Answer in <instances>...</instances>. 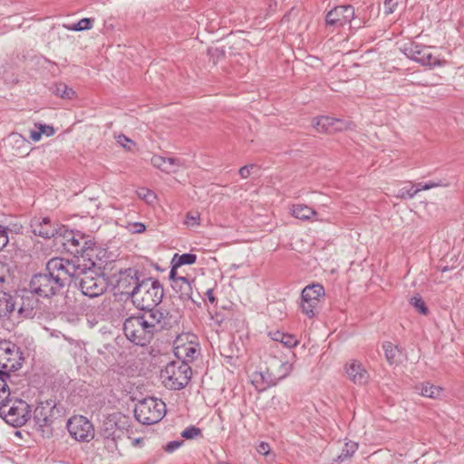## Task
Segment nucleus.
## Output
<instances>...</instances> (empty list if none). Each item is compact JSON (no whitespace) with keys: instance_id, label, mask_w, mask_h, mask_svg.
<instances>
[{"instance_id":"62","label":"nucleus","mask_w":464,"mask_h":464,"mask_svg":"<svg viewBox=\"0 0 464 464\" xmlns=\"http://www.w3.org/2000/svg\"><path fill=\"white\" fill-rule=\"evenodd\" d=\"M219 464H228V463H227V462H221V463H219Z\"/></svg>"},{"instance_id":"15","label":"nucleus","mask_w":464,"mask_h":464,"mask_svg":"<svg viewBox=\"0 0 464 464\" xmlns=\"http://www.w3.org/2000/svg\"><path fill=\"white\" fill-rule=\"evenodd\" d=\"M141 280L138 276V271L133 268H127L119 273L116 288L121 295L132 297L136 285H140Z\"/></svg>"},{"instance_id":"29","label":"nucleus","mask_w":464,"mask_h":464,"mask_svg":"<svg viewBox=\"0 0 464 464\" xmlns=\"http://www.w3.org/2000/svg\"><path fill=\"white\" fill-rule=\"evenodd\" d=\"M420 394L425 397L437 399L442 396L443 390L440 387L431 385L430 383H423L418 388Z\"/></svg>"},{"instance_id":"59","label":"nucleus","mask_w":464,"mask_h":464,"mask_svg":"<svg viewBox=\"0 0 464 464\" xmlns=\"http://www.w3.org/2000/svg\"><path fill=\"white\" fill-rule=\"evenodd\" d=\"M410 45H411V46H410V48H405V53H405V55L407 56V58H415V57L413 56V54H412V55H411V54H410V53H415V52H413V50H412V45H413V44L411 43Z\"/></svg>"},{"instance_id":"17","label":"nucleus","mask_w":464,"mask_h":464,"mask_svg":"<svg viewBox=\"0 0 464 464\" xmlns=\"http://www.w3.org/2000/svg\"><path fill=\"white\" fill-rule=\"evenodd\" d=\"M346 373L349 379L355 384H366L370 375L360 362L353 361L346 365Z\"/></svg>"},{"instance_id":"45","label":"nucleus","mask_w":464,"mask_h":464,"mask_svg":"<svg viewBox=\"0 0 464 464\" xmlns=\"http://www.w3.org/2000/svg\"><path fill=\"white\" fill-rule=\"evenodd\" d=\"M200 434V430L194 426L187 428L181 433V436L185 439H194Z\"/></svg>"},{"instance_id":"4","label":"nucleus","mask_w":464,"mask_h":464,"mask_svg":"<svg viewBox=\"0 0 464 464\" xmlns=\"http://www.w3.org/2000/svg\"><path fill=\"white\" fill-rule=\"evenodd\" d=\"M63 414V408L55 400L41 401L34 411V420L43 437L53 435V424Z\"/></svg>"},{"instance_id":"32","label":"nucleus","mask_w":464,"mask_h":464,"mask_svg":"<svg viewBox=\"0 0 464 464\" xmlns=\"http://www.w3.org/2000/svg\"><path fill=\"white\" fill-rule=\"evenodd\" d=\"M53 92L63 99H72L75 92L64 83H56L52 88Z\"/></svg>"},{"instance_id":"51","label":"nucleus","mask_w":464,"mask_h":464,"mask_svg":"<svg viewBox=\"0 0 464 464\" xmlns=\"http://www.w3.org/2000/svg\"><path fill=\"white\" fill-rule=\"evenodd\" d=\"M417 61L420 62L421 63V65H423V66L433 67V66H436V65L440 66V65L442 64L440 60H433L432 63H431V60H424V59L417 60Z\"/></svg>"},{"instance_id":"13","label":"nucleus","mask_w":464,"mask_h":464,"mask_svg":"<svg viewBox=\"0 0 464 464\" xmlns=\"http://www.w3.org/2000/svg\"><path fill=\"white\" fill-rule=\"evenodd\" d=\"M70 435L78 441H90L94 438L91 421L83 416H73L67 422Z\"/></svg>"},{"instance_id":"11","label":"nucleus","mask_w":464,"mask_h":464,"mask_svg":"<svg viewBox=\"0 0 464 464\" xmlns=\"http://www.w3.org/2000/svg\"><path fill=\"white\" fill-rule=\"evenodd\" d=\"M20 349L13 343L0 342V367L5 372H13L22 366L23 362Z\"/></svg>"},{"instance_id":"10","label":"nucleus","mask_w":464,"mask_h":464,"mask_svg":"<svg viewBox=\"0 0 464 464\" xmlns=\"http://www.w3.org/2000/svg\"><path fill=\"white\" fill-rule=\"evenodd\" d=\"M324 296V289L319 284H312L305 286L301 295V309L308 317L312 318L316 314L318 304Z\"/></svg>"},{"instance_id":"52","label":"nucleus","mask_w":464,"mask_h":464,"mask_svg":"<svg viewBox=\"0 0 464 464\" xmlns=\"http://www.w3.org/2000/svg\"><path fill=\"white\" fill-rule=\"evenodd\" d=\"M440 186V183H435V182H429V183H419L418 184V188H420V190H428V189H430V188H436V187H439Z\"/></svg>"},{"instance_id":"35","label":"nucleus","mask_w":464,"mask_h":464,"mask_svg":"<svg viewBox=\"0 0 464 464\" xmlns=\"http://www.w3.org/2000/svg\"><path fill=\"white\" fill-rule=\"evenodd\" d=\"M137 195L138 197L144 200L147 204H153L156 200V195L155 193L149 189V188H140L137 190Z\"/></svg>"},{"instance_id":"5","label":"nucleus","mask_w":464,"mask_h":464,"mask_svg":"<svg viewBox=\"0 0 464 464\" xmlns=\"http://www.w3.org/2000/svg\"><path fill=\"white\" fill-rule=\"evenodd\" d=\"M191 377V368L184 361L169 362L160 372L163 385L169 390H181Z\"/></svg>"},{"instance_id":"18","label":"nucleus","mask_w":464,"mask_h":464,"mask_svg":"<svg viewBox=\"0 0 464 464\" xmlns=\"http://www.w3.org/2000/svg\"><path fill=\"white\" fill-rule=\"evenodd\" d=\"M17 304V296H13L5 292H0V318L15 319V308Z\"/></svg>"},{"instance_id":"31","label":"nucleus","mask_w":464,"mask_h":464,"mask_svg":"<svg viewBox=\"0 0 464 464\" xmlns=\"http://www.w3.org/2000/svg\"><path fill=\"white\" fill-rule=\"evenodd\" d=\"M384 354L387 362L390 364H393L397 362V358L399 356L400 351L399 348L392 344V343H384L383 345Z\"/></svg>"},{"instance_id":"20","label":"nucleus","mask_w":464,"mask_h":464,"mask_svg":"<svg viewBox=\"0 0 464 464\" xmlns=\"http://www.w3.org/2000/svg\"><path fill=\"white\" fill-rule=\"evenodd\" d=\"M173 290L179 295L181 300H191L195 302L193 298V289L191 282L185 276H180L174 279V283L171 284Z\"/></svg>"},{"instance_id":"41","label":"nucleus","mask_w":464,"mask_h":464,"mask_svg":"<svg viewBox=\"0 0 464 464\" xmlns=\"http://www.w3.org/2000/svg\"><path fill=\"white\" fill-rule=\"evenodd\" d=\"M420 191V188L413 189L411 187V188L407 189L406 188H402L398 191L397 198H412Z\"/></svg>"},{"instance_id":"16","label":"nucleus","mask_w":464,"mask_h":464,"mask_svg":"<svg viewBox=\"0 0 464 464\" xmlns=\"http://www.w3.org/2000/svg\"><path fill=\"white\" fill-rule=\"evenodd\" d=\"M18 304L15 310V319L32 318L35 315L38 309V299L33 292L18 297Z\"/></svg>"},{"instance_id":"54","label":"nucleus","mask_w":464,"mask_h":464,"mask_svg":"<svg viewBox=\"0 0 464 464\" xmlns=\"http://www.w3.org/2000/svg\"><path fill=\"white\" fill-rule=\"evenodd\" d=\"M145 225L142 223H134L131 225V229L133 233H141L145 231Z\"/></svg>"},{"instance_id":"3","label":"nucleus","mask_w":464,"mask_h":464,"mask_svg":"<svg viewBox=\"0 0 464 464\" xmlns=\"http://www.w3.org/2000/svg\"><path fill=\"white\" fill-rule=\"evenodd\" d=\"M131 297L133 304L140 310L156 308L163 297V288L157 280L144 278Z\"/></svg>"},{"instance_id":"37","label":"nucleus","mask_w":464,"mask_h":464,"mask_svg":"<svg viewBox=\"0 0 464 464\" xmlns=\"http://www.w3.org/2000/svg\"><path fill=\"white\" fill-rule=\"evenodd\" d=\"M8 381L10 382V379L0 380V405L10 397Z\"/></svg>"},{"instance_id":"23","label":"nucleus","mask_w":464,"mask_h":464,"mask_svg":"<svg viewBox=\"0 0 464 464\" xmlns=\"http://www.w3.org/2000/svg\"><path fill=\"white\" fill-rule=\"evenodd\" d=\"M338 122L337 118L323 115L314 118L312 121V126L316 130V131L325 133L330 132L332 130H334V126Z\"/></svg>"},{"instance_id":"39","label":"nucleus","mask_w":464,"mask_h":464,"mask_svg":"<svg viewBox=\"0 0 464 464\" xmlns=\"http://www.w3.org/2000/svg\"><path fill=\"white\" fill-rule=\"evenodd\" d=\"M117 143L124 148L126 150H131L132 147L135 145L134 141L124 134H119L115 136Z\"/></svg>"},{"instance_id":"60","label":"nucleus","mask_w":464,"mask_h":464,"mask_svg":"<svg viewBox=\"0 0 464 464\" xmlns=\"http://www.w3.org/2000/svg\"><path fill=\"white\" fill-rule=\"evenodd\" d=\"M2 379H10V375L4 370L0 371V380Z\"/></svg>"},{"instance_id":"40","label":"nucleus","mask_w":464,"mask_h":464,"mask_svg":"<svg viewBox=\"0 0 464 464\" xmlns=\"http://www.w3.org/2000/svg\"><path fill=\"white\" fill-rule=\"evenodd\" d=\"M197 256L194 254L187 253L179 256L176 266H180L182 265H192L196 262Z\"/></svg>"},{"instance_id":"7","label":"nucleus","mask_w":464,"mask_h":464,"mask_svg":"<svg viewBox=\"0 0 464 464\" xmlns=\"http://www.w3.org/2000/svg\"><path fill=\"white\" fill-rule=\"evenodd\" d=\"M166 413L165 403L157 398L149 397L140 401L134 410L137 420L144 425L159 422Z\"/></svg>"},{"instance_id":"8","label":"nucleus","mask_w":464,"mask_h":464,"mask_svg":"<svg viewBox=\"0 0 464 464\" xmlns=\"http://www.w3.org/2000/svg\"><path fill=\"white\" fill-rule=\"evenodd\" d=\"M59 244L72 255H81L83 257L84 256H90L89 251L92 250L95 243L91 235H85L81 231L68 230L64 227Z\"/></svg>"},{"instance_id":"9","label":"nucleus","mask_w":464,"mask_h":464,"mask_svg":"<svg viewBox=\"0 0 464 464\" xmlns=\"http://www.w3.org/2000/svg\"><path fill=\"white\" fill-rule=\"evenodd\" d=\"M152 326L141 316H131L125 320L123 331L126 337L133 343L144 346L149 343L153 336Z\"/></svg>"},{"instance_id":"44","label":"nucleus","mask_w":464,"mask_h":464,"mask_svg":"<svg viewBox=\"0 0 464 464\" xmlns=\"http://www.w3.org/2000/svg\"><path fill=\"white\" fill-rule=\"evenodd\" d=\"M9 242L8 228L0 226V250L4 249Z\"/></svg>"},{"instance_id":"25","label":"nucleus","mask_w":464,"mask_h":464,"mask_svg":"<svg viewBox=\"0 0 464 464\" xmlns=\"http://www.w3.org/2000/svg\"><path fill=\"white\" fill-rule=\"evenodd\" d=\"M9 142L12 144L14 152L20 156L28 154V140L19 133H12L9 136Z\"/></svg>"},{"instance_id":"14","label":"nucleus","mask_w":464,"mask_h":464,"mask_svg":"<svg viewBox=\"0 0 464 464\" xmlns=\"http://www.w3.org/2000/svg\"><path fill=\"white\" fill-rule=\"evenodd\" d=\"M31 227L34 235L44 238L55 237L57 243H59L61 234L64 228L63 226L51 224V220L48 218L33 219L31 221Z\"/></svg>"},{"instance_id":"2","label":"nucleus","mask_w":464,"mask_h":464,"mask_svg":"<svg viewBox=\"0 0 464 464\" xmlns=\"http://www.w3.org/2000/svg\"><path fill=\"white\" fill-rule=\"evenodd\" d=\"M67 259L53 258L46 264L45 272L34 275L30 289L34 295L51 297L57 295L68 283Z\"/></svg>"},{"instance_id":"48","label":"nucleus","mask_w":464,"mask_h":464,"mask_svg":"<svg viewBox=\"0 0 464 464\" xmlns=\"http://www.w3.org/2000/svg\"><path fill=\"white\" fill-rule=\"evenodd\" d=\"M256 166L254 165V164H250V165H246L244 167H242L240 169H239V175L242 179H247L250 174H251V170L256 169Z\"/></svg>"},{"instance_id":"24","label":"nucleus","mask_w":464,"mask_h":464,"mask_svg":"<svg viewBox=\"0 0 464 464\" xmlns=\"http://www.w3.org/2000/svg\"><path fill=\"white\" fill-rule=\"evenodd\" d=\"M175 354L186 362L193 361L198 354L197 344L192 343L178 345L175 348Z\"/></svg>"},{"instance_id":"34","label":"nucleus","mask_w":464,"mask_h":464,"mask_svg":"<svg viewBox=\"0 0 464 464\" xmlns=\"http://www.w3.org/2000/svg\"><path fill=\"white\" fill-rule=\"evenodd\" d=\"M165 162L166 168L163 169V171L167 173H175L182 166V161L176 158H166Z\"/></svg>"},{"instance_id":"43","label":"nucleus","mask_w":464,"mask_h":464,"mask_svg":"<svg viewBox=\"0 0 464 464\" xmlns=\"http://www.w3.org/2000/svg\"><path fill=\"white\" fill-rule=\"evenodd\" d=\"M34 127L40 131L41 135H44L46 137H51L54 134V129L53 126L36 123Z\"/></svg>"},{"instance_id":"38","label":"nucleus","mask_w":464,"mask_h":464,"mask_svg":"<svg viewBox=\"0 0 464 464\" xmlns=\"http://www.w3.org/2000/svg\"><path fill=\"white\" fill-rule=\"evenodd\" d=\"M358 449V444L353 441H349L345 443V447L343 450L342 454L339 456L340 459H344L346 458L351 457Z\"/></svg>"},{"instance_id":"42","label":"nucleus","mask_w":464,"mask_h":464,"mask_svg":"<svg viewBox=\"0 0 464 464\" xmlns=\"http://www.w3.org/2000/svg\"><path fill=\"white\" fill-rule=\"evenodd\" d=\"M337 121L339 122L335 124L334 131H343V130H352L354 127L353 122L351 121L342 120V119H338V118H337Z\"/></svg>"},{"instance_id":"53","label":"nucleus","mask_w":464,"mask_h":464,"mask_svg":"<svg viewBox=\"0 0 464 464\" xmlns=\"http://www.w3.org/2000/svg\"><path fill=\"white\" fill-rule=\"evenodd\" d=\"M269 450L270 446L266 442H261L257 448V451L263 455H267L269 453Z\"/></svg>"},{"instance_id":"19","label":"nucleus","mask_w":464,"mask_h":464,"mask_svg":"<svg viewBox=\"0 0 464 464\" xmlns=\"http://www.w3.org/2000/svg\"><path fill=\"white\" fill-rule=\"evenodd\" d=\"M271 375L275 378L276 382L286 377L292 371V364L286 361H282L277 358H272L268 363Z\"/></svg>"},{"instance_id":"21","label":"nucleus","mask_w":464,"mask_h":464,"mask_svg":"<svg viewBox=\"0 0 464 464\" xmlns=\"http://www.w3.org/2000/svg\"><path fill=\"white\" fill-rule=\"evenodd\" d=\"M251 382L258 390H265L270 385L276 383L275 378L271 375V371L267 366L266 372H255L251 374Z\"/></svg>"},{"instance_id":"47","label":"nucleus","mask_w":464,"mask_h":464,"mask_svg":"<svg viewBox=\"0 0 464 464\" xmlns=\"http://www.w3.org/2000/svg\"><path fill=\"white\" fill-rule=\"evenodd\" d=\"M398 3L395 0H385L384 2V14L386 15L394 12Z\"/></svg>"},{"instance_id":"28","label":"nucleus","mask_w":464,"mask_h":464,"mask_svg":"<svg viewBox=\"0 0 464 464\" xmlns=\"http://www.w3.org/2000/svg\"><path fill=\"white\" fill-rule=\"evenodd\" d=\"M270 334L272 340L281 343L284 346L287 348L295 347L298 343V341L295 336L284 334L279 331L271 333Z\"/></svg>"},{"instance_id":"50","label":"nucleus","mask_w":464,"mask_h":464,"mask_svg":"<svg viewBox=\"0 0 464 464\" xmlns=\"http://www.w3.org/2000/svg\"><path fill=\"white\" fill-rule=\"evenodd\" d=\"M198 218H199L198 214H197V213H196V214L188 213V214L187 215L186 224H187L188 226H196V225H198Z\"/></svg>"},{"instance_id":"57","label":"nucleus","mask_w":464,"mask_h":464,"mask_svg":"<svg viewBox=\"0 0 464 464\" xmlns=\"http://www.w3.org/2000/svg\"><path fill=\"white\" fill-rule=\"evenodd\" d=\"M177 267H178V266L174 265L169 273V278L171 279L172 283H174V279H177L179 277V276H177V272H176Z\"/></svg>"},{"instance_id":"61","label":"nucleus","mask_w":464,"mask_h":464,"mask_svg":"<svg viewBox=\"0 0 464 464\" xmlns=\"http://www.w3.org/2000/svg\"><path fill=\"white\" fill-rule=\"evenodd\" d=\"M421 58H427V59H430L431 58V53H423Z\"/></svg>"},{"instance_id":"55","label":"nucleus","mask_w":464,"mask_h":464,"mask_svg":"<svg viewBox=\"0 0 464 464\" xmlns=\"http://www.w3.org/2000/svg\"><path fill=\"white\" fill-rule=\"evenodd\" d=\"M8 271L7 265L0 262V282L5 281V274Z\"/></svg>"},{"instance_id":"56","label":"nucleus","mask_w":464,"mask_h":464,"mask_svg":"<svg viewBox=\"0 0 464 464\" xmlns=\"http://www.w3.org/2000/svg\"><path fill=\"white\" fill-rule=\"evenodd\" d=\"M30 138L34 141H39L42 138V135H41L40 131L35 128L34 130H30Z\"/></svg>"},{"instance_id":"36","label":"nucleus","mask_w":464,"mask_h":464,"mask_svg":"<svg viewBox=\"0 0 464 464\" xmlns=\"http://www.w3.org/2000/svg\"><path fill=\"white\" fill-rule=\"evenodd\" d=\"M410 303L421 314H428V308L420 295L411 297Z\"/></svg>"},{"instance_id":"46","label":"nucleus","mask_w":464,"mask_h":464,"mask_svg":"<svg viewBox=\"0 0 464 464\" xmlns=\"http://www.w3.org/2000/svg\"><path fill=\"white\" fill-rule=\"evenodd\" d=\"M165 160H166L165 157H162V156H160V155H154L151 158V164L155 168L160 169V170L163 171V169L166 168V166H165V163H166Z\"/></svg>"},{"instance_id":"12","label":"nucleus","mask_w":464,"mask_h":464,"mask_svg":"<svg viewBox=\"0 0 464 464\" xmlns=\"http://www.w3.org/2000/svg\"><path fill=\"white\" fill-rule=\"evenodd\" d=\"M355 19L354 7L352 5H342L332 8L325 15L326 26L341 29Z\"/></svg>"},{"instance_id":"1","label":"nucleus","mask_w":464,"mask_h":464,"mask_svg":"<svg viewBox=\"0 0 464 464\" xmlns=\"http://www.w3.org/2000/svg\"><path fill=\"white\" fill-rule=\"evenodd\" d=\"M65 270L68 273V282L73 281L82 294L90 298L102 295L107 289L108 283L103 273L90 259L87 263L85 259H67Z\"/></svg>"},{"instance_id":"58","label":"nucleus","mask_w":464,"mask_h":464,"mask_svg":"<svg viewBox=\"0 0 464 464\" xmlns=\"http://www.w3.org/2000/svg\"><path fill=\"white\" fill-rule=\"evenodd\" d=\"M206 295L208 296V301L211 304H214L216 302V297L214 296L213 289H208Z\"/></svg>"},{"instance_id":"26","label":"nucleus","mask_w":464,"mask_h":464,"mask_svg":"<svg viewBox=\"0 0 464 464\" xmlns=\"http://www.w3.org/2000/svg\"><path fill=\"white\" fill-rule=\"evenodd\" d=\"M292 215L301 220H314L317 216V212L310 207L304 204H295L291 208Z\"/></svg>"},{"instance_id":"6","label":"nucleus","mask_w":464,"mask_h":464,"mask_svg":"<svg viewBox=\"0 0 464 464\" xmlns=\"http://www.w3.org/2000/svg\"><path fill=\"white\" fill-rule=\"evenodd\" d=\"M31 410L29 404L21 399L8 398L0 405V416L6 423L21 427L29 420Z\"/></svg>"},{"instance_id":"49","label":"nucleus","mask_w":464,"mask_h":464,"mask_svg":"<svg viewBox=\"0 0 464 464\" xmlns=\"http://www.w3.org/2000/svg\"><path fill=\"white\" fill-rule=\"evenodd\" d=\"M181 445V441H179V440H173V441H170L169 442L166 446H165V450L169 453H171L173 451H175L176 450H178Z\"/></svg>"},{"instance_id":"22","label":"nucleus","mask_w":464,"mask_h":464,"mask_svg":"<svg viewBox=\"0 0 464 464\" xmlns=\"http://www.w3.org/2000/svg\"><path fill=\"white\" fill-rule=\"evenodd\" d=\"M144 311H147V313L141 315V317L145 319V321H148V324L152 326L151 328L154 334L160 331L164 327V314L157 308L145 309Z\"/></svg>"},{"instance_id":"30","label":"nucleus","mask_w":464,"mask_h":464,"mask_svg":"<svg viewBox=\"0 0 464 464\" xmlns=\"http://www.w3.org/2000/svg\"><path fill=\"white\" fill-rule=\"evenodd\" d=\"M111 428H106L104 430V437L106 439V447L113 450L116 448V439L120 437L116 432L121 433V431L116 428L115 423H110Z\"/></svg>"},{"instance_id":"27","label":"nucleus","mask_w":464,"mask_h":464,"mask_svg":"<svg viewBox=\"0 0 464 464\" xmlns=\"http://www.w3.org/2000/svg\"><path fill=\"white\" fill-rule=\"evenodd\" d=\"M208 55L210 56V58H224L227 56H234L236 54L232 52V46L228 44H224L218 43L215 45L208 47Z\"/></svg>"},{"instance_id":"33","label":"nucleus","mask_w":464,"mask_h":464,"mask_svg":"<svg viewBox=\"0 0 464 464\" xmlns=\"http://www.w3.org/2000/svg\"><path fill=\"white\" fill-rule=\"evenodd\" d=\"M94 23L93 18H82L79 20L77 23L72 24L68 28L72 31H83V30H89L92 27Z\"/></svg>"}]
</instances>
